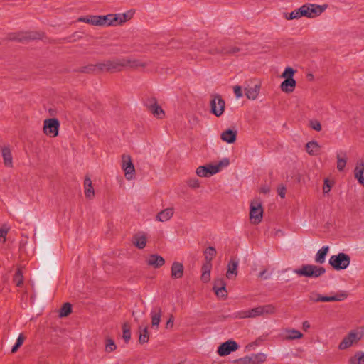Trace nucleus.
<instances>
[{"mask_svg":"<svg viewBox=\"0 0 364 364\" xmlns=\"http://www.w3.org/2000/svg\"><path fill=\"white\" fill-rule=\"evenodd\" d=\"M124 58L108 60L103 62H99L95 65H90L85 68L86 72H95L100 70L102 72H117L120 71L124 68Z\"/></svg>","mask_w":364,"mask_h":364,"instance_id":"obj_1","label":"nucleus"},{"mask_svg":"<svg viewBox=\"0 0 364 364\" xmlns=\"http://www.w3.org/2000/svg\"><path fill=\"white\" fill-rule=\"evenodd\" d=\"M276 313V307L272 304L258 306L251 309L240 311L235 314L238 318H255L263 315H271Z\"/></svg>","mask_w":364,"mask_h":364,"instance_id":"obj_2","label":"nucleus"},{"mask_svg":"<svg viewBox=\"0 0 364 364\" xmlns=\"http://www.w3.org/2000/svg\"><path fill=\"white\" fill-rule=\"evenodd\" d=\"M293 272L300 277L317 278L325 273V269L314 264H305L294 269Z\"/></svg>","mask_w":364,"mask_h":364,"instance_id":"obj_3","label":"nucleus"},{"mask_svg":"<svg viewBox=\"0 0 364 364\" xmlns=\"http://www.w3.org/2000/svg\"><path fill=\"white\" fill-rule=\"evenodd\" d=\"M363 336V332L362 330L350 331L339 343L338 349L343 350L355 346L362 339Z\"/></svg>","mask_w":364,"mask_h":364,"instance_id":"obj_4","label":"nucleus"},{"mask_svg":"<svg viewBox=\"0 0 364 364\" xmlns=\"http://www.w3.org/2000/svg\"><path fill=\"white\" fill-rule=\"evenodd\" d=\"M295 70L291 68L287 67L282 73L281 77L285 80L281 83L280 88L284 92H291L294 90L296 87V81L293 78Z\"/></svg>","mask_w":364,"mask_h":364,"instance_id":"obj_5","label":"nucleus"},{"mask_svg":"<svg viewBox=\"0 0 364 364\" xmlns=\"http://www.w3.org/2000/svg\"><path fill=\"white\" fill-rule=\"evenodd\" d=\"M350 257L343 252L332 255L329 259L330 265L336 270L346 269L350 264Z\"/></svg>","mask_w":364,"mask_h":364,"instance_id":"obj_6","label":"nucleus"},{"mask_svg":"<svg viewBox=\"0 0 364 364\" xmlns=\"http://www.w3.org/2000/svg\"><path fill=\"white\" fill-rule=\"evenodd\" d=\"M347 298V294L344 291H339L333 296H324L316 292H312L309 295V299L314 302L323 301H341Z\"/></svg>","mask_w":364,"mask_h":364,"instance_id":"obj_7","label":"nucleus"},{"mask_svg":"<svg viewBox=\"0 0 364 364\" xmlns=\"http://www.w3.org/2000/svg\"><path fill=\"white\" fill-rule=\"evenodd\" d=\"M263 218V208L258 200H253L250 203V219L252 224L257 225L261 223Z\"/></svg>","mask_w":364,"mask_h":364,"instance_id":"obj_8","label":"nucleus"},{"mask_svg":"<svg viewBox=\"0 0 364 364\" xmlns=\"http://www.w3.org/2000/svg\"><path fill=\"white\" fill-rule=\"evenodd\" d=\"M60 128L59 121L55 118L44 120L43 132L50 137H55L58 135Z\"/></svg>","mask_w":364,"mask_h":364,"instance_id":"obj_9","label":"nucleus"},{"mask_svg":"<svg viewBox=\"0 0 364 364\" xmlns=\"http://www.w3.org/2000/svg\"><path fill=\"white\" fill-rule=\"evenodd\" d=\"M122 168L124 172V176L127 180L130 181L134 178L135 175V168L129 155H122Z\"/></svg>","mask_w":364,"mask_h":364,"instance_id":"obj_10","label":"nucleus"},{"mask_svg":"<svg viewBox=\"0 0 364 364\" xmlns=\"http://www.w3.org/2000/svg\"><path fill=\"white\" fill-rule=\"evenodd\" d=\"M239 348L237 343L233 340H228L221 343L217 350V353L220 356H227L232 352L237 350Z\"/></svg>","mask_w":364,"mask_h":364,"instance_id":"obj_11","label":"nucleus"},{"mask_svg":"<svg viewBox=\"0 0 364 364\" xmlns=\"http://www.w3.org/2000/svg\"><path fill=\"white\" fill-rule=\"evenodd\" d=\"M308 18H314L319 16L328 8L327 4H305Z\"/></svg>","mask_w":364,"mask_h":364,"instance_id":"obj_12","label":"nucleus"},{"mask_svg":"<svg viewBox=\"0 0 364 364\" xmlns=\"http://www.w3.org/2000/svg\"><path fill=\"white\" fill-rule=\"evenodd\" d=\"M266 360L267 355L265 353H258L240 358L235 360V362L239 364H260L265 362Z\"/></svg>","mask_w":364,"mask_h":364,"instance_id":"obj_13","label":"nucleus"},{"mask_svg":"<svg viewBox=\"0 0 364 364\" xmlns=\"http://www.w3.org/2000/svg\"><path fill=\"white\" fill-rule=\"evenodd\" d=\"M210 107L211 112L216 117H220L224 112L225 101L220 95H216L210 101Z\"/></svg>","mask_w":364,"mask_h":364,"instance_id":"obj_14","label":"nucleus"},{"mask_svg":"<svg viewBox=\"0 0 364 364\" xmlns=\"http://www.w3.org/2000/svg\"><path fill=\"white\" fill-rule=\"evenodd\" d=\"M261 88V84L250 83L244 87L245 95L247 99L255 100L257 98Z\"/></svg>","mask_w":364,"mask_h":364,"instance_id":"obj_15","label":"nucleus"},{"mask_svg":"<svg viewBox=\"0 0 364 364\" xmlns=\"http://www.w3.org/2000/svg\"><path fill=\"white\" fill-rule=\"evenodd\" d=\"M146 263L149 267L159 269L165 264V259L157 254H151L146 257Z\"/></svg>","mask_w":364,"mask_h":364,"instance_id":"obj_16","label":"nucleus"},{"mask_svg":"<svg viewBox=\"0 0 364 364\" xmlns=\"http://www.w3.org/2000/svg\"><path fill=\"white\" fill-rule=\"evenodd\" d=\"M218 173V169L213 166V164L206 166H200L196 169V174L199 177H210Z\"/></svg>","mask_w":364,"mask_h":364,"instance_id":"obj_17","label":"nucleus"},{"mask_svg":"<svg viewBox=\"0 0 364 364\" xmlns=\"http://www.w3.org/2000/svg\"><path fill=\"white\" fill-rule=\"evenodd\" d=\"M97 16V26H117L116 14H107Z\"/></svg>","mask_w":364,"mask_h":364,"instance_id":"obj_18","label":"nucleus"},{"mask_svg":"<svg viewBox=\"0 0 364 364\" xmlns=\"http://www.w3.org/2000/svg\"><path fill=\"white\" fill-rule=\"evenodd\" d=\"M213 290L218 297L225 299L228 296L225 284L223 279H218L215 281Z\"/></svg>","mask_w":364,"mask_h":364,"instance_id":"obj_19","label":"nucleus"},{"mask_svg":"<svg viewBox=\"0 0 364 364\" xmlns=\"http://www.w3.org/2000/svg\"><path fill=\"white\" fill-rule=\"evenodd\" d=\"M132 243L137 248L141 249V250L144 249L146 247V243H147L146 234L143 232H140L135 234L132 238Z\"/></svg>","mask_w":364,"mask_h":364,"instance_id":"obj_20","label":"nucleus"},{"mask_svg":"<svg viewBox=\"0 0 364 364\" xmlns=\"http://www.w3.org/2000/svg\"><path fill=\"white\" fill-rule=\"evenodd\" d=\"M161 314V309L157 306L153 308L150 312V316L151 318V326L152 328L156 330L159 328V326Z\"/></svg>","mask_w":364,"mask_h":364,"instance_id":"obj_21","label":"nucleus"},{"mask_svg":"<svg viewBox=\"0 0 364 364\" xmlns=\"http://www.w3.org/2000/svg\"><path fill=\"white\" fill-rule=\"evenodd\" d=\"M174 208L173 207L167 208L160 211L156 216V220L159 222H166L171 220L173 216Z\"/></svg>","mask_w":364,"mask_h":364,"instance_id":"obj_22","label":"nucleus"},{"mask_svg":"<svg viewBox=\"0 0 364 364\" xmlns=\"http://www.w3.org/2000/svg\"><path fill=\"white\" fill-rule=\"evenodd\" d=\"M237 134V130L228 129L220 134V138L223 141L228 144H232L236 140Z\"/></svg>","mask_w":364,"mask_h":364,"instance_id":"obj_23","label":"nucleus"},{"mask_svg":"<svg viewBox=\"0 0 364 364\" xmlns=\"http://www.w3.org/2000/svg\"><path fill=\"white\" fill-rule=\"evenodd\" d=\"M171 277L173 279H180L183 276L184 267L182 263L174 262L171 268Z\"/></svg>","mask_w":364,"mask_h":364,"instance_id":"obj_24","label":"nucleus"},{"mask_svg":"<svg viewBox=\"0 0 364 364\" xmlns=\"http://www.w3.org/2000/svg\"><path fill=\"white\" fill-rule=\"evenodd\" d=\"M306 151L311 156H316L320 154L321 146L316 141H311L306 144Z\"/></svg>","mask_w":364,"mask_h":364,"instance_id":"obj_25","label":"nucleus"},{"mask_svg":"<svg viewBox=\"0 0 364 364\" xmlns=\"http://www.w3.org/2000/svg\"><path fill=\"white\" fill-rule=\"evenodd\" d=\"M303 337V334L298 330L294 328H287L284 331V338L285 340L291 341L300 339Z\"/></svg>","mask_w":364,"mask_h":364,"instance_id":"obj_26","label":"nucleus"},{"mask_svg":"<svg viewBox=\"0 0 364 364\" xmlns=\"http://www.w3.org/2000/svg\"><path fill=\"white\" fill-rule=\"evenodd\" d=\"M124 68L129 67V68H139V67H145L148 65L146 62H143L141 60L135 59V58H124Z\"/></svg>","mask_w":364,"mask_h":364,"instance_id":"obj_27","label":"nucleus"},{"mask_svg":"<svg viewBox=\"0 0 364 364\" xmlns=\"http://www.w3.org/2000/svg\"><path fill=\"white\" fill-rule=\"evenodd\" d=\"M85 195L87 198L91 200L95 196V191L92 187V183L89 177H86L84 181Z\"/></svg>","mask_w":364,"mask_h":364,"instance_id":"obj_28","label":"nucleus"},{"mask_svg":"<svg viewBox=\"0 0 364 364\" xmlns=\"http://www.w3.org/2000/svg\"><path fill=\"white\" fill-rule=\"evenodd\" d=\"M364 171V162L363 161H359L355 166L354 173L355 177L358 179L359 183L362 185H364V176H363Z\"/></svg>","mask_w":364,"mask_h":364,"instance_id":"obj_29","label":"nucleus"},{"mask_svg":"<svg viewBox=\"0 0 364 364\" xmlns=\"http://www.w3.org/2000/svg\"><path fill=\"white\" fill-rule=\"evenodd\" d=\"M329 251L328 246H323L321 249L318 250L316 256H315V262L318 264H323L326 261V257Z\"/></svg>","mask_w":364,"mask_h":364,"instance_id":"obj_30","label":"nucleus"},{"mask_svg":"<svg viewBox=\"0 0 364 364\" xmlns=\"http://www.w3.org/2000/svg\"><path fill=\"white\" fill-rule=\"evenodd\" d=\"M237 268H238V262L232 259L228 263L226 277L228 279H231L232 275L236 277L237 275Z\"/></svg>","mask_w":364,"mask_h":364,"instance_id":"obj_31","label":"nucleus"},{"mask_svg":"<svg viewBox=\"0 0 364 364\" xmlns=\"http://www.w3.org/2000/svg\"><path fill=\"white\" fill-rule=\"evenodd\" d=\"M211 263H205L202 267L201 280L206 283L210 279Z\"/></svg>","mask_w":364,"mask_h":364,"instance_id":"obj_32","label":"nucleus"},{"mask_svg":"<svg viewBox=\"0 0 364 364\" xmlns=\"http://www.w3.org/2000/svg\"><path fill=\"white\" fill-rule=\"evenodd\" d=\"M2 156L4 159L5 166L8 167H11L13 165V160L9 148L4 147L2 149Z\"/></svg>","mask_w":364,"mask_h":364,"instance_id":"obj_33","label":"nucleus"},{"mask_svg":"<svg viewBox=\"0 0 364 364\" xmlns=\"http://www.w3.org/2000/svg\"><path fill=\"white\" fill-rule=\"evenodd\" d=\"M348 364H364V352H356L349 358Z\"/></svg>","mask_w":364,"mask_h":364,"instance_id":"obj_34","label":"nucleus"},{"mask_svg":"<svg viewBox=\"0 0 364 364\" xmlns=\"http://www.w3.org/2000/svg\"><path fill=\"white\" fill-rule=\"evenodd\" d=\"M149 109L152 114L159 119H162L165 115L162 108L156 103L152 105Z\"/></svg>","mask_w":364,"mask_h":364,"instance_id":"obj_35","label":"nucleus"},{"mask_svg":"<svg viewBox=\"0 0 364 364\" xmlns=\"http://www.w3.org/2000/svg\"><path fill=\"white\" fill-rule=\"evenodd\" d=\"M205 263H211L212 259L216 255V250L213 247H209L204 251Z\"/></svg>","mask_w":364,"mask_h":364,"instance_id":"obj_36","label":"nucleus"},{"mask_svg":"<svg viewBox=\"0 0 364 364\" xmlns=\"http://www.w3.org/2000/svg\"><path fill=\"white\" fill-rule=\"evenodd\" d=\"M139 328L140 331L139 338V343H147L149 339L147 326H145L144 328H142L141 326H139Z\"/></svg>","mask_w":364,"mask_h":364,"instance_id":"obj_37","label":"nucleus"},{"mask_svg":"<svg viewBox=\"0 0 364 364\" xmlns=\"http://www.w3.org/2000/svg\"><path fill=\"white\" fill-rule=\"evenodd\" d=\"M132 16V14L130 11L124 14H116L117 26L129 20Z\"/></svg>","mask_w":364,"mask_h":364,"instance_id":"obj_38","label":"nucleus"},{"mask_svg":"<svg viewBox=\"0 0 364 364\" xmlns=\"http://www.w3.org/2000/svg\"><path fill=\"white\" fill-rule=\"evenodd\" d=\"M78 21L84 22L90 25L97 26V16H86L78 18Z\"/></svg>","mask_w":364,"mask_h":364,"instance_id":"obj_39","label":"nucleus"},{"mask_svg":"<svg viewBox=\"0 0 364 364\" xmlns=\"http://www.w3.org/2000/svg\"><path fill=\"white\" fill-rule=\"evenodd\" d=\"M346 164V154L343 153V155L341 154H337V168L338 171H343Z\"/></svg>","mask_w":364,"mask_h":364,"instance_id":"obj_40","label":"nucleus"},{"mask_svg":"<svg viewBox=\"0 0 364 364\" xmlns=\"http://www.w3.org/2000/svg\"><path fill=\"white\" fill-rule=\"evenodd\" d=\"M116 349H117V346H116L114 340L112 338H107L105 340V352L111 353V352L114 351Z\"/></svg>","mask_w":364,"mask_h":364,"instance_id":"obj_41","label":"nucleus"},{"mask_svg":"<svg viewBox=\"0 0 364 364\" xmlns=\"http://www.w3.org/2000/svg\"><path fill=\"white\" fill-rule=\"evenodd\" d=\"M284 18L287 20L299 19L301 17L299 9H294L290 13H285Z\"/></svg>","mask_w":364,"mask_h":364,"instance_id":"obj_42","label":"nucleus"},{"mask_svg":"<svg viewBox=\"0 0 364 364\" xmlns=\"http://www.w3.org/2000/svg\"><path fill=\"white\" fill-rule=\"evenodd\" d=\"M230 164V160L228 158H223L216 164H213V166L218 169L220 172L223 168L228 167Z\"/></svg>","mask_w":364,"mask_h":364,"instance_id":"obj_43","label":"nucleus"},{"mask_svg":"<svg viewBox=\"0 0 364 364\" xmlns=\"http://www.w3.org/2000/svg\"><path fill=\"white\" fill-rule=\"evenodd\" d=\"M71 305L69 303H65L60 309L59 316L60 317L67 316L71 312Z\"/></svg>","mask_w":364,"mask_h":364,"instance_id":"obj_44","label":"nucleus"},{"mask_svg":"<svg viewBox=\"0 0 364 364\" xmlns=\"http://www.w3.org/2000/svg\"><path fill=\"white\" fill-rule=\"evenodd\" d=\"M131 338L130 327L128 323L123 324V338L125 342H128Z\"/></svg>","mask_w":364,"mask_h":364,"instance_id":"obj_45","label":"nucleus"},{"mask_svg":"<svg viewBox=\"0 0 364 364\" xmlns=\"http://www.w3.org/2000/svg\"><path fill=\"white\" fill-rule=\"evenodd\" d=\"M9 230V228L6 225H3L0 228V245L4 244L6 241V236Z\"/></svg>","mask_w":364,"mask_h":364,"instance_id":"obj_46","label":"nucleus"},{"mask_svg":"<svg viewBox=\"0 0 364 364\" xmlns=\"http://www.w3.org/2000/svg\"><path fill=\"white\" fill-rule=\"evenodd\" d=\"M24 341V337L22 334H20L16 341L15 345L12 347L11 352L15 353L18 350L20 346L23 344Z\"/></svg>","mask_w":364,"mask_h":364,"instance_id":"obj_47","label":"nucleus"},{"mask_svg":"<svg viewBox=\"0 0 364 364\" xmlns=\"http://www.w3.org/2000/svg\"><path fill=\"white\" fill-rule=\"evenodd\" d=\"M14 282L16 286L20 287L23 284V275L18 269L14 276Z\"/></svg>","mask_w":364,"mask_h":364,"instance_id":"obj_48","label":"nucleus"},{"mask_svg":"<svg viewBox=\"0 0 364 364\" xmlns=\"http://www.w3.org/2000/svg\"><path fill=\"white\" fill-rule=\"evenodd\" d=\"M187 184L191 188H198L200 186L199 181L196 178L188 179Z\"/></svg>","mask_w":364,"mask_h":364,"instance_id":"obj_49","label":"nucleus"},{"mask_svg":"<svg viewBox=\"0 0 364 364\" xmlns=\"http://www.w3.org/2000/svg\"><path fill=\"white\" fill-rule=\"evenodd\" d=\"M144 311H134L132 313V316L134 318V321L139 322L141 318L144 316Z\"/></svg>","mask_w":364,"mask_h":364,"instance_id":"obj_50","label":"nucleus"},{"mask_svg":"<svg viewBox=\"0 0 364 364\" xmlns=\"http://www.w3.org/2000/svg\"><path fill=\"white\" fill-rule=\"evenodd\" d=\"M233 91L237 99H240L242 97L243 95L241 86L235 85L233 87Z\"/></svg>","mask_w":364,"mask_h":364,"instance_id":"obj_51","label":"nucleus"},{"mask_svg":"<svg viewBox=\"0 0 364 364\" xmlns=\"http://www.w3.org/2000/svg\"><path fill=\"white\" fill-rule=\"evenodd\" d=\"M310 127L313 129L318 131V132L321 131V128H322L321 123L317 120L311 121Z\"/></svg>","mask_w":364,"mask_h":364,"instance_id":"obj_52","label":"nucleus"},{"mask_svg":"<svg viewBox=\"0 0 364 364\" xmlns=\"http://www.w3.org/2000/svg\"><path fill=\"white\" fill-rule=\"evenodd\" d=\"M331 189V185L330 184V182L328 179L326 178L324 180L323 186V191L324 193H328L330 192Z\"/></svg>","mask_w":364,"mask_h":364,"instance_id":"obj_53","label":"nucleus"},{"mask_svg":"<svg viewBox=\"0 0 364 364\" xmlns=\"http://www.w3.org/2000/svg\"><path fill=\"white\" fill-rule=\"evenodd\" d=\"M285 193H286V188L284 186H279L278 188V194L279 196L284 198L285 197Z\"/></svg>","mask_w":364,"mask_h":364,"instance_id":"obj_54","label":"nucleus"},{"mask_svg":"<svg viewBox=\"0 0 364 364\" xmlns=\"http://www.w3.org/2000/svg\"><path fill=\"white\" fill-rule=\"evenodd\" d=\"M173 316L171 315L166 322V327L167 328H171L173 326Z\"/></svg>","mask_w":364,"mask_h":364,"instance_id":"obj_55","label":"nucleus"},{"mask_svg":"<svg viewBox=\"0 0 364 364\" xmlns=\"http://www.w3.org/2000/svg\"><path fill=\"white\" fill-rule=\"evenodd\" d=\"M299 9L300 10L301 17H306V18H308V15H307L306 11V7H304V6L302 5Z\"/></svg>","mask_w":364,"mask_h":364,"instance_id":"obj_56","label":"nucleus"},{"mask_svg":"<svg viewBox=\"0 0 364 364\" xmlns=\"http://www.w3.org/2000/svg\"><path fill=\"white\" fill-rule=\"evenodd\" d=\"M260 192L264 194H267L270 192V188L267 185H263L260 188Z\"/></svg>","mask_w":364,"mask_h":364,"instance_id":"obj_57","label":"nucleus"},{"mask_svg":"<svg viewBox=\"0 0 364 364\" xmlns=\"http://www.w3.org/2000/svg\"><path fill=\"white\" fill-rule=\"evenodd\" d=\"M302 326L304 330H307L310 328V323H309V321H305L302 323Z\"/></svg>","mask_w":364,"mask_h":364,"instance_id":"obj_58","label":"nucleus"},{"mask_svg":"<svg viewBox=\"0 0 364 364\" xmlns=\"http://www.w3.org/2000/svg\"><path fill=\"white\" fill-rule=\"evenodd\" d=\"M266 272H267V271H266V270H263L262 272H261L259 273V277H263L264 279H267V278H268V277L265 276Z\"/></svg>","mask_w":364,"mask_h":364,"instance_id":"obj_59","label":"nucleus"},{"mask_svg":"<svg viewBox=\"0 0 364 364\" xmlns=\"http://www.w3.org/2000/svg\"><path fill=\"white\" fill-rule=\"evenodd\" d=\"M238 50H239L235 48H233L232 50H230L229 52L235 53L237 52Z\"/></svg>","mask_w":364,"mask_h":364,"instance_id":"obj_60","label":"nucleus"},{"mask_svg":"<svg viewBox=\"0 0 364 364\" xmlns=\"http://www.w3.org/2000/svg\"><path fill=\"white\" fill-rule=\"evenodd\" d=\"M255 346V343H250L249 344L246 348H248V350H250V348L253 347Z\"/></svg>","mask_w":364,"mask_h":364,"instance_id":"obj_61","label":"nucleus"}]
</instances>
